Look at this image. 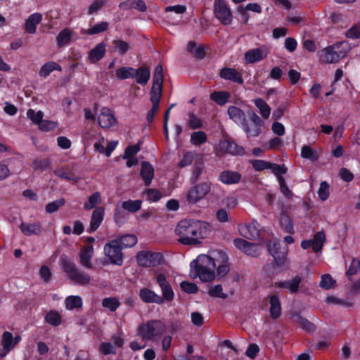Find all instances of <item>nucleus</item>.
<instances>
[{"label": "nucleus", "instance_id": "62", "mask_svg": "<svg viewBox=\"0 0 360 360\" xmlns=\"http://www.w3.org/2000/svg\"><path fill=\"white\" fill-rule=\"evenodd\" d=\"M253 169L255 171H262L265 169H269L270 162L263 160H254L251 161Z\"/></svg>", "mask_w": 360, "mask_h": 360}, {"label": "nucleus", "instance_id": "39", "mask_svg": "<svg viewBox=\"0 0 360 360\" xmlns=\"http://www.w3.org/2000/svg\"><path fill=\"white\" fill-rule=\"evenodd\" d=\"M141 205L142 201L141 200H128L122 202L121 207L128 212L135 213L141 209Z\"/></svg>", "mask_w": 360, "mask_h": 360}, {"label": "nucleus", "instance_id": "14", "mask_svg": "<svg viewBox=\"0 0 360 360\" xmlns=\"http://www.w3.org/2000/svg\"><path fill=\"white\" fill-rule=\"evenodd\" d=\"M268 54V49L263 46L259 48L248 50L244 54V58L247 64H252L264 60Z\"/></svg>", "mask_w": 360, "mask_h": 360}, {"label": "nucleus", "instance_id": "32", "mask_svg": "<svg viewBox=\"0 0 360 360\" xmlns=\"http://www.w3.org/2000/svg\"><path fill=\"white\" fill-rule=\"evenodd\" d=\"M150 77V70L146 68H139L134 69V78H136V81L141 85H146Z\"/></svg>", "mask_w": 360, "mask_h": 360}, {"label": "nucleus", "instance_id": "44", "mask_svg": "<svg viewBox=\"0 0 360 360\" xmlns=\"http://www.w3.org/2000/svg\"><path fill=\"white\" fill-rule=\"evenodd\" d=\"M207 141V135L202 131L193 132L191 136V143L194 146H200Z\"/></svg>", "mask_w": 360, "mask_h": 360}, {"label": "nucleus", "instance_id": "61", "mask_svg": "<svg viewBox=\"0 0 360 360\" xmlns=\"http://www.w3.org/2000/svg\"><path fill=\"white\" fill-rule=\"evenodd\" d=\"M180 287L183 291L188 294L195 293L198 289V286L195 283L188 281H182L180 283Z\"/></svg>", "mask_w": 360, "mask_h": 360}, {"label": "nucleus", "instance_id": "35", "mask_svg": "<svg viewBox=\"0 0 360 360\" xmlns=\"http://www.w3.org/2000/svg\"><path fill=\"white\" fill-rule=\"evenodd\" d=\"M82 298L79 295H70L65 300V307L68 310L82 308Z\"/></svg>", "mask_w": 360, "mask_h": 360}, {"label": "nucleus", "instance_id": "20", "mask_svg": "<svg viewBox=\"0 0 360 360\" xmlns=\"http://www.w3.org/2000/svg\"><path fill=\"white\" fill-rule=\"evenodd\" d=\"M94 250L92 245L83 246L78 255L79 264L87 269L93 268L92 258Z\"/></svg>", "mask_w": 360, "mask_h": 360}, {"label": "nucleus", "instance_id": "25", "mask_svg": "<svg viewBox=\"0 0 360 360\" xmlns=\"http://www.w3.org/2000/svg\"><path fill=\"white\" fill-rule=\"evenodd\" d=\"M42 15L39 13H34L29 15L25 22V30L30 34H34L37 26L41 22Z\"/></svg>", "mask_w": 360, "mask_h": 360}, {"label": "nucleus", "instance_id": "47", "mask_svg": "<svg viewBox=\"0 0 360 360\" xmlns=\"http://www.w3.org/2000/svg\"><path fill=\"white\" fill-rule=\"evenodd\" d=\"M27 117L35 124L39 125L44 117V112L41 110L36 112L33 109H29L27 111Z\"/></svg>", "mask_w": 360, "mask_h": 360}, {"label": "nucleus", "instance_id": "27", "mask_svg": "<svg viewBox=\"0 0 360 360\" xmlns=\"http://www.w3.org/2000/svg\"><path fill=\"white\" fill-rule=\"evenodd\" d=\"M140 174L145 185L149 186L154 177V168L149 162H142Z\"/></svg>", "mask_w": 360, "mask_h": 360}, {"label": "nucleus", "instance_id": "46", "mask_svg": "<svg viewBox=\"0 0 360 360\" xmlns=\"http://www.w3.org/2000/svg\"><path fill=\"white\" fill-rule=\"evenodd\" d=\"M46 321L50 325L58 326L61 323V316L56 311H51L45 316Z\"/></svg>", "mask_w": 360, "mask_h": 360}, {"label": "nucleus", "instance_id": "53", "mask_svg": "<svg viewBox=\"0 0 360 360\" xmlns=\"http://www.w3.org/2000/svg\"><path fill=\"white\" fill-rule=\"evenodd\" d=\"M209 295L214 297L222 299H226L227 297V295L223 292V288L220 284L211 287L209 290Z\"/></svg>", "mask_w": 360, "mask_h": 360}, {"label": "nucleus", "instance_id": "17", "mask_svg": "<svg viewBox=\"0 0 360 360\" xmlns=\"http://www.w3.org/2000/svg\"><path fill=\"white\" fill-rule=\"evenodd\" d=\"M157 283L161 289V297L163 298V301H172L174 297V293L170 283L167 280L166 276L164 274H158L157 275Z\"/></svg>", "mask_w": 360, "mask_h": 360}, {"label": "nucleus", "instance_id": "60", "mask_svg": "<svg viewBox=\"0 0 360 360\" xmlns=\"http://www.w3.org/2000/svg\"><path fill=\"white\" fill-rule=\"evenodd\" d=\"M358 271H360V260L353 259L349 269L346 271V274L348 277H350L356 274Z\"/></svg>", "mask_w": 360, "mask_h": 360}, {"label": "nucleus", "instance_id": "28", "mask_svg": "<svg viewBox=\"0 0 360 360\" xmlns=\"http://www.w3.org/2000/svg\"><path fill=\"white\" fill-rule=\"evenodd\" d=\"M241 175L237 172L224 170L219 174V180L224 184H235L240 181Z\"/></svg>", "mask_w": 360, "mask_h": 360}, {"label": "nucleus", "instance_id": "55", "mask_svg": "<svg viewBox=\"0 0 360 360\" xmlns=\"http://www.w3.org/2000/svg\"><path fill=\"white\" fill-rule=\"evenodd\" d=\"M187 125L189 128L195 129L202 127V121L193 113L188 114V120Z\"/></svg>", "mask_w": 360, "mask_h": 360}, {"label": "nucleus", "instance_id": "6", "mask_svg": "<svg viewBox=\"0 0 360 360\" xmlns=\"http://www.w3.org/2000/svg\"><path fill=\"white\" fill-rule=\"evenodd\" d=\"M139 266L144 268L154 267L164 263V257L162 253L150 251H140L136 256Z\"/></svg>", "mask_w": 360, "mask_h": 360}, {"label": "nucleus", "instance_id": "33", "mask_svg": "<svg viewBox=\"0 0 360 360\" xmlns=\"http://www.w3.org/2000/svg\"><path fill=\"white\" fill-rule=\"evenodd\" d=\"M300 282V277L295 276L294 278L291 280L279 282L278 283H276V286L286 288L290 292L293 293L296 292L298 290Z\"/></svg>", "mask_w": 360, "mask_h": 360}, {"label": "nucleus", "instance_id": "63", "mask_svg": "<svg viewBox=\"0 0 360 360\" xmlns=\"http://www.w3.org/2000/svg\"><path fill=\"white\" fill-rule=\"evenodd\" d=\"M162 89L151 88L150 91V101L153 106L159 107V103L161 97Z\"/></svg>", "mask_w": 360, "mask_h": 360}, {"label": "nucleus", "instance_id": "41", "mask_svg": "<svg viewBox=\"0 0 360 360\" xmlns=\"http://www.w3.org/2000/svg\"><path fill=\"white\" fill-rule=\"evenodd\" d=\"M230 97L226 91H214L210 94V98L219 105H224Z\"/></svg>", "mask_w": 360, "mask_h": 360}, {"label": "nucleus", "instance_id": "24", "mask_svg": "<svg viewBox=\"0 0 360 360\" xmlns=\"http://www.w3.org/2000/svg\"><path fill=\"white\" fill-rule=\"evenodd\" d=\"M74 34L75 32L70 28L65 27L63 29L56 38L57 46L59 48L68 46L70 44Z\"/></svg>", "mask_w": 360, "mask_h": 360}, {"label": "nucleus", "instance_id": "8", "mask_svg": "<svg viewBox=\"0 0 360 360\" xmlns=\"http://www.w3.org/2000/svg\"><path fill=\"white\" fill-rule=\"evenodd\" d=\"M22 338L19 335L15 337L13 333L8 331L3 333L1 338L0 359L4 358L15 346L21 341Z\"/></svg>", "mask_w": 360, "mask_h": 360}, {"label": "nucleus", "instance_id": "11", "mask_svg": "<svg viewBox=\"0 0 360 360\" xmlns=\"http://www.w3.org/2000/svg\"><path fill=\"white\" fill-rule=\"evenodd\" d=\"M267 248L274 257L276 265L282 266L286 261L288 250H280V241L278 239L270 240L267 244Z\"/></svg>", "mask_w": 360, "mask_h": 360}, {"label": "nucleus", "instance_id": "64", "mask_svg": "<svg viewBox=\"0 0 360 360\" xmlns=\"http://www.w3.org/2000/svg\"><path fill=\"white\" fill-rule=\"evenodd\" d=\"M193 158H194V154L192 152H191V151L186 152L184 155L181 161L179 162L178 166L179 167L182 168V167H184L191 165V163L193 162Z\"/></svg>", "mask_w": 360, "mask_h": 360}, {"label": "nucleus", "instance_id": "5", "mask_svg": "<svg viewBox=\"0 0 360 360\" xmlns=\"http://www.w3.org/2000/svg\"><path fill=\"white\" fill-rule=\"evenodd\" d=\"M351 46L346 41L338 42L327 46L323 50V60L327 63H335L345 58Z\"/></svg>", "mask_w": 360, "mask_h": 360}, {"label": "nucleus", "instance_id": "21", "mask_svg": "<svg viewBox=\"0 0 360 360\" xmlns=\"http://www.w3.org/2000/svg\"><path fill=\"white\" fill-rule=\"evenodd\" d=\"M240 234L249 240L255 239L259 236V229L257 221L254 220L251 223L238 226Z\"/></svg>", "mask_w": 360, "mask_h": 360}, {"label": "nucleus", "instance_id": "42", "mask_svg": "<svg viewBox=\"0 0 360 360\" xmlns=\"http://www.w3.org/2000/svg\"><path fill=\"white\" fill-rule=\"evenodd\" d=\"M101 196L99 192L96 191L89 197L88 201L84 202V208L86 210L94 208L97 205L101 203Z\"/></svg>", "mask_w": 360, "mask_h": 360}, {"label": "nucleus", "instance_id": "58", "mask_svg": "<svg viewBox=\"0 0 360 360\" xmlns=\"http://www.w3.org/2000/svg\"><path fill=\"white\" fill-rule=\"evenodd\" d=\"M145 193L147 195V200L150 202H157L162 198L161 193L153 188H148L145 191Z\"/></svg>", "mask_w": 360, "mask_h": 360}, {"label": "nucleus", "instance_id": "56", "mask_svg": "<svg viewBox=\"0 0 360 360\" xmlns=\"http://www.w3.org/2000/svg\"><path fill=\"white\" fill-rule=\"evenodd\" d=\"M113 45L117 50V51L123 55L126 53L129 49V44L124 41L120 39H115L112 41Z\"/></svg>", "mask_w": 360, "mask_h": 360}, {"label": "nucleus", "instance_id": "22", "mask_svg": "<svg viewBox=\"0 0 360 360\" xmlns=\"http://www.w3.org/2000/svg\"><path fill=\"white\" fill-rule=\"evenodd\" d=\"M139 297L146 303H156L158 304L163 303V298L161 296L146 288L140 290Z\"/></svg>", "mask_w": 360, "mask_h": 360}, {"label": "nucleus", "instance_id": "31", "mask_svg": "<svg viewBox=\"0 0 360 360\" xmlns=\"http://www.w3.org/2000/svg\"><path fill=\"white\" fill-rule=\"evenodd\" d=\"M54 70H58V71L61 72L62 68L58 63H57L54 61H49V62L44 63L41 67V68L39 71V75L41 77L46 78Z\"/></svg>", "mask_w": 360, "mask_h": 360}, {"label": "nucleus", "instance_id": "1", "mask_svg": "<svg viewBox=\"0 0 360 360\" xmlns=\"http://www.w3.org/2000/svg\"><path fill=\"white\" fill-rule=\"evenodd\" d=\"M210 232V226L208 223L193 219L181 220L175 229L179 242L186 245L200 244L202 239L208 236Z\"/></svg>", "mask_w": 360, "mask_h": 360}, {"label": "nucleus", "instance_id": "30", "mask_svg": "<svg viewBox=\"0 0 360 360\" xmlns=\"http://www.w3.org/2000/svg\"><path fill=\"white\" fill-rule=\"evenodd\" d=\"M270 316L272 319H278L281 314V302L278 296L273 295L269 297Z\"/></svg>", "mask_w": 360, "mask_h": 360}, {"label": "nucleus", "instance_id": "10", "mask_svg": "<svg viewBox=\"0 0 360 360\" xmlns=\"http://www.w3.org/2000/svg\"><path fill=\"white\" fill-rule=\"evenodd\" d=\"M211 183L205 181L192 187L187 193V200L192 202H197L205 198L210 191Z\"/></svg>", "mask_w": 360, "mask_h": 360}, {"label": "nucleus", "instance_id": "26", "mask_svg": "<svg viewBox=\"0 0 360 360\" xmlns=\"http://www.w3.org/2000/svg\"><path fill=\"white\" fill-rule=\"evenodd\" d=\"M106 45L104 42L98 44L88 53V60L91 63H95L100 60L105 56Z\"/></svg>", "mask_w": 360, "mask_h": 360}, {"label": "nucleus", "instance_id": "49", "mask_svg": "<svg viewBox=\"0 0 360 360\" xmlns=\"http://www.w3.org/2000/svg\"><path fill=\"white\" fill-rule=\"evenodd\" d=\"M336 281L330 274H324L321 276L320 287L323 289L329 290L335 287Z\"/></svg>", "mask_w": 360, "mask_h": 360}, {"label": "nucleus", "instance_id": "29", "mask_svg": "<svg viewBox=\"0 0 360 360\" xmlns=\"http://www.w3.org/2000/svg\"><path fill=\"white\" fill-rule=\"evenodd\" d=\"M104 209L103 207L96 208L92 213L90 231L94 232L98 229L103 220Z\"/></svg>", "mask_w": 360, "mask_h": 360}, {"label": "nucleus", "instance_id": "38", "mask_svg": "<svg viewBox=\"0 0 360 360\" xmlns=\"http://www.w3.org/2000/svg\"><path fill=\"white\" fill-rule=\"evenodd\" d=\"M254 104L258 108L260 115L264 119L268 118L271 115V108L262 98H256L253 101Z\"/></svg>", "mask_w": 360, "mask_h": 360}, {"label": "nucleus", "instance_id": "52", "mask_svg": "<svg viewBox=\"0 0 360 360\" xmlns=\"http://www.w3.org/2000/svg\"><path fill=\"white\" fill-rule=\"evenodd\" d=\"M65 203V200L64 198H61L57 199L53 202L48 203L46 205V212L49 214L56 212L59 209V207L63 206Z\"/></svg>", "mask_w": 360, "mask_h": 360}, {"label": "nucleus", "instance_id": "34", "mask_svg": "<svg viewBox=\"0 0 360 360\" xmlns=\"http://www.w3.org/2000/svg\"><path fill=\"white\" fill-rule=\"evenodd\" d=\"M300 155L302 158L309 160L311 162H316L319 159L317 151L308 145H304L302 147Z\"/></svg>", "mask_w": 360, "mask_h": 360}, {"label": "nucleus", "instance_id": "3", "mask_svg": "<svg viewBox=\"0 0 360 360\" xmlns=\"http://www.w3.org/2000/svg\"><path fill=\"white\" fill-rule=\"evenodd\" d=\"M60 265L62 270L75 285L86 286L91 283V276L84 270L78 269L68 257H62L60 259Z\"/></svg>", "mask_w": 360, "mask_h": 360}, {"label": "nucleus", "instance_id": "51", "mask_svg": "<svg viewBox=\"0 0 360 360\" xmlns=\"http://www.w3.org/2000/svg\"><path fill=\"white\" fill-rule=\"evenodd\" d=\"M269 169L271 170L275 176H276L278 181L280 178H283L282 175L287 172V168L284 165H280L270 162Z\"/></svg>", "mask_w": 360, "mask_h": 360}, {"label": "nucleus", "instance_id": "23", "mask_svg": "<svg viewBox=\"0 0 360 360\" xmlns=\"http://www.w3.org/2000/svg\"><path fill=\"white\" fill-rule=\"evenodd\" d=\"M21 232L27 236H30L32 235L39 236L43 231V228L41 225L38 223H27L22 222L19 226Z\"/></svg>", "mask_w": 360, "mask_h": 360}, {"label": "nucleus", "instance_id": "9", "mask_svg": "<svg viewBox=\"0 0 360 360\" xmlns=\"http://www.w3.org/2000/svg\"><path fill=\"white\" fill-rule=\"evenodd\" d=\"M122 248L117 241L112 240L104 246V254L112 264L121 266L123 263Z\"/></svg>", "mask_w": 360, "mask_h": 360}, {"label": "nucleus", "instance_id": "48", "mask_svg": "<svg viewBox=\"0 0 360 360\" xmlns=\"http://www.w3.org/2000/svg\"><path fill=\"white\" fill-rule=\"evenodd\" d=\"M120 305V302L116 297H105L102 301V306L115 311Z\"/></svg>", "mask_w": 360, "mask_h": 360}, {"label": "nucleus", "instance_id": "4", "mask_svg": "<svg viewBox=\"0 0 360 360\" xmlns=\"http://www.w3.org/2000/svg\"><path fill=\"white\" fill-rule=\"evenodd\" d=\"M165 324L160 320H150L140 324L137 335L144 341H156L165 332Z\"/></svg>", "mask_w": 360, "mask_h": 360}, {"label": "nucleus", "instance_id": "57", "mask_svg": "<svg viewBox=\"0 0 360 360\" xmlns=\"http://www.w3.org/2000/svg\"><path fill=\"white\" fill-rule=\"evenodd\" d=\"M99 351L103 355L116 354V349L110 342H102L99 345Z\"/></svg>", "mask_w": 360, "mask_h": 360}, {"label": "nucleus", "instance_id": "37", "mask_svg": "<svg viewBox=\"0 0 360 360\" xmlns=\"http://www.w3.org/2000/svg\"><path fill=\"white\" fill-rule=\"evenodd\" d=\"M122 249L134 246L137 243V238L133 234H128L115 239Z\"/></svg>", "mask_w": 360, "mask_h": 360}, {"label": "nucleus", "instance_id": "54", "mask_svg": "<svg viewBox=\"0 0 360 360\" xmlns=\"http://www.w3.org/2000/svg\"><path fill=\"white\" fill-rule=\"evenodd\" d=\"M319 198L325 201L329 197V184L326 181H322L318 191Z\"/></svg>", "mask_w": 360, "mask_h": 360}, {"label": "nucleus", "instance_id": "18", "mask_svg": "<svg viewBox=\"0 0 360 360\" xmlns=\"http://www.w3.org/2000/svg\"><path fill=\"white\" fill-rule=\"evenodd\" d=\"M117 120L112 111L106 107L101 108V112L98 116V123L103 129H109L115 125Z\"/></svg>", "mask_w": 360, "mask_h": 360}, {"label": "nucleus", "instance_id": "40", "mask_svg": "<svg viewBox=\"0 0 360 360\" xmlns=\"http://www.w3.org/2000/svg\"><path fill=\"white\" fill-rule=\"evenodd\" d=\"M134 68L131 67H122L117 69L115 76L117 79L123 80L134 78Z\"/></svg>", "mask_w": 360, "mask_h": 360}, {"label": "nucleus", "instance_id": "13", "mask_svg": "<svg viewBox=\"0 0 360 360\" xmlns=\"http://www.w3.org/2000/svg\"><path fill=\"white\" fill-rule=\"evenodd\" d=\"M233 244L238 249L248 256L256 257L259 256L262 252L260 245L248 242L242 238L235 239Z\"/></svg>", "mask_w": 360, "mask_h": 360}, {"label": "nucleus", "instance_id": "7", "mask_svg": "<svg viewBox=\"0 0 360 360\" xmlns=\"http://www.w3.org/2000/svg\"><path fill=\"white\" fill-rule=\"evenodd\" d=\"M214 11L216 18L224 25H229L233 21L230 8L224 0H214Z\"/></svg>", "mask_w": 360, "mask_h": 360}, {"label": "nucleus", "instance_id": "12", "mask_svg": "<svg viewBox=\"0 0 360 360\" xmlns=\"http://www.w3.org/2000/svg\"><path fill=\"white\" fill-rule=\"evenodd\" d=\"M251 124L245 121L242 124L243 129L248 137H256L261 133V127L264 124L263 120L254 112L250 114Z\"/></svg>", "mask_w": 360, "mask_h": 360}, {"label": "nucleus", "instance_id": "45", "mask_svg": "<svg viewBox=\"0 0 360 360\" xmlns=\"http://www.w3.org/2000/svg\"><path fill=\"white\" fill-rule=\"evenodd\" d=\"M187 51L198 58H202L205 52L201 46H198L195 41H189L187 45Z\"/></svg>", "mask_w": 360, "mask_h": 360}, {"label": "nucleus", "instance_id": "2", "mask_svg": "<svg viewBox=\"0 0 360 360\" xmlns=\"http://www.w3.org/2000/svg\"><path fill=\"white\" fill-rule=\"evenodd\" d=\"M190 266V276L193 278H199L203 282H209L215 277L216 264L214 259L208 255H199L191 262Z\"/></svg>", "mask_w": 360, "mask_h": 360}, {"label": "nucleus", "instance_id": "19", "mask_svg": "<svg viewBox=\"0 0 360 360\" xmlns=\"http://www.w3.org/2000/svg\"><path fill=\"white\" fill-rule=\"evenodd\" d=\"M219 77L238 84L244 83L243 74L233 68H222L219 72Z\"/></svg>", "mask_w": 360, "mask_h": 360}, {"label": "nucleus", "instance_id": "43", "mask_svg": "<svg viewBox=\"0 0 360 360\" xmlns=\"http://www.w3.org/2000/svg\"><path fill=\"white\" fill-rule=\"evenodd\" d=\"M108 28V23L106 22H100L94 25L92 27L87 29L84 32L87 35H93L99 34L105 31Z\"/></svg>", "mask_w": 360, "mask_h": 360}, {"label": "nucleus", "instance_id": "36", "mask_svg": "<svg viewBox=\"0 0 360 360\" xmlns=\"http://www.w3.org/2000/svg\"><path fill=\"white\" fill-rule=\"evenodd\" d=\"M229 117L236 123L243 124L245 121V115L243 111L238 107L230 106L228 108Z\"/></svg>", "mask_w": 360, "mask_h": 360}, {"label": "nucleus", "instance_id": "16", "mask_svg": "<svg viewBox=\"0 0 360 360\" xmlns=\"http://www.w3.org/2000/svg\"><path fill=\"white\" fill-rule=\"evenodd\" d=\"M325 241L326 235L324 232L319 231L314 234L312 239L302 240L301 243V247L304 250L311 247L315 252H318L322 250Z\"/></svg>", "mask_w": 360, "mask_h": 360}, {"label": "nucleus", "instance_id": "50", "mask_svg": "<svg viewBox=\"0 0 360 360\" xmlns=\"http://www.w3.org/2000/svg\"><path fill=\"white\" fill-rule=\"evenodd\" d=\"M51 165L49 159H36L32 162V167L36 171L42 172Z\"/></svg>", "mask_w": 360, "mask_h": 360}, {"label": "nucleus", "instance_id": "59", "mask_svg": "<svg viewBox=\"0 0 360 360\" xmlns=\"http://www.w3.org/2000/svg\"><path fill=\"white\" fill-rule=\"evenodd\" d=\"M58 124L57 122L43 120L38 126L40 130L44 131H49L54 130L58 127Z\"/></svg>", "mask_w": 360, "mask_h": 360}, {"label": "nucleus", "instance_id": "15", "mask_svg": "<svg viewBox=\"0 0 360 360\" xmlns=\"http://www.w3.org/2000/svg\"><path fill=\"white\" fill-rule=\"evenodd\" d=\"M217 150L218 153L221 154L226 153L233 155H243L245 152L243 147L227 140L221 141L218 144Z\"/></svg>", "mask_w": 360, "mask_h": 360}]
</instances>
